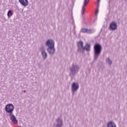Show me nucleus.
<instances>
[{
	"label": "nucleus",
	"mask_w": 127,
	"mask_h": 127,
	"mask_svg": "<svg viewBox=\"0 0 127 127\" xmlns=\"http://www.w3.org/2000/svg\"><path fill=\"white\" fill-rule=\"evenodd\" d=\"M45 45L48 46L47 51L49 55H54L55 54V42H54V40L51 39L48 40L46 42Z\"/></svg>",
	"instance_id": "nucleus-1"
},
{
	"label": "nucleus",
	"mask_w": 127,
	"mask_h": 127,
	"mask_svg": "<svg viewBox=\"0 0 127 127\" xmlns=\"http://www.w3.org/2000/svg\"><path fill=\"white\" fill-rule=\"evenodd\" d=\"M77 46V52L80 53H84L85 50L89 52L91 50V45L89 44H87L84 46V43L82 41H79L76 43Z\"/></svg>",
	"instance_id": "nucleus-2"
},
{
	"label": "nucleus",
	"mask_w": 127,
	"mask_h": 127,
	"mask_svg": "<svg viewBox=\"0 0 127 127\" xmlns=\"http://www.w3.org/2000/svg\"><path fill=\"white\" fill-rule=\"evenodd\" d=\"M102 45L99 43H96L94 46V60L93 61H97L99 56L102 52Z\"/></svg>",
	"instance_id": "nucleus-3"
},
{
	"label": "nucleus",
	"mask_w": 127,
	"mask_h": 127,
	"mask_svg": "<svg viewBox=\"0 0 127 127\" xmlns=\"http://www.w3.org/2000/svg\"><path fill=\"white\" fill-rule=\"evenodd\" d=\"M80 70V67L77 64H73L71 66L69 67V76L72 78H74L76 74H78V72Z\"/></svg>",
	"instance_id": "nucleus-4"
},
{
	"label": "nucleus",
	"mask_w": 127,
	"mask_h": 127,
	"mask_svg": "<svg viewBox=\"0 0 127 127\" xmlns=\"http://www.w3.org/2000/svg\"><path fill=\"white\" fill-rule=\"evenodd\" d=\"M6 112H7L9 115H11L13 114V110H14V106L11 104H7L4 108Z\"/></svg>",
	"instance_id": "nucleus-5"
},
{
	"label": "nucleus",
	"mask_w": 127,
	"mask_h": 127,
	"mask_svg": "<svg viewBox=\"0 0 127 127\" xmlns=\"http://www.w3.org/2000/svg\"><path fill=\"white\" fill-rule=\"evenodd\" d=\"M71 92L72 95L75 94V92H77L79 89V83L77 82H73L71 85Z\"/></svg>",
	"instance_id": "nucleus-6"
},
{
	"label": "nucleus",
	"mask_w": 127,
	"mask_h": 127,
	"mask_svg": "<svg viewBox=\"0 0 127 127\" xmlns=\"http://www.w3.org/2000/svg\"><path fill=\"white\" fill-rule=\"evenodd\" d=\"M109 28L110 30H116L118 28V25L115 22H113L110 24Z\"/></svg>",
	"instance_id": "nucleus-7"
},
{
	"label": "nucleus",
	"mask_w": 127,
	"mask_h": 127,
	"mask_svg": "<svg viewBox=\"0 0 127 127\" xmlns=\"http://www.w3.org/2000/svg\"><path fill=\"white\" fill-rule=\"evenodd\" d=\"M9 117H10V120L13 123V124H17V120H16V118L13 115V113L12 114H9Z\"/></svg>",
	"instance_id": "nucleus-8"
},
{
	"label": "nucleus",
	"mask_w": 127,
	"mask_h": 127,
	"mask_svg": "<svg viewBox=\"0 0 127 127\" xmlns=\"http://www.w3.org/2000/svg\"><path fill=\"white\" fill-rule=\"evenodd\" d=\"M57 124L56 125V127H63V121L62 119L59 118L57 120Z\"/></svg>",
	"instance_id": "nucleus-9"
},
{
	"label": "nucleus",
	"mask_w": 127,
	"mask_h": 127,
	"mask_svg": "<svg viewBox=\"0 0 127 127\" xmlns=\"http://www.w3.org/2000/svg\"><path fill=\"white\" fill-rule=\"evenodd\" d=\"M89 0H84V4L82 6V15L85 13V6H87V5L89 3Z\"/></svg>",
	"instance_id": "nucleus-10"
},
{
	"label": "nucleus",
	"mask_w": 127,
	"mask_h": 127,
	"mask_svg": "<svg viewBox=\"0 0 127 127\" xmlns=\"http://www.w3.org/2000/svg\"><path fill=\"white\" fill-rule=\"evenodd\" d=\"M19 2L23 6L28 5V0H19Z\"/></svg>",
	"instance_id": "nucleus-11"
},
{
	"label": "nucleus",
	"mask_w": 127,
	"mask_h": 127,
	"mask_svg": "<svg viewBox=\"0 0 127 127\" xmlns=\"http://www.w3.org/2000/svg\"><path fill=\"white\" fill-rule=\"evenodd\" d=\"M19 2L23 6L28 5V0H19Z\"/></svg>",
	"instance_id": "nucleus-12"
},
{
	"label": "nucleus",
	"mask_w": 127,
	"mask_h": 127,
	"mask_svg": "<svg viewBox=\"0 0 127 127\" xmlns=\"http://www.w3.org/2000/svg\"><path fill=\"white\" fill-rule=\"evenodd\" d=\"M42 55L43 56V59L44 60H46L47 58V53L45 51V49L44 48L43 49V51L42 52Z\"/></svg>",
	"instance_id": "nucleus-13"
},
{
	"label": "nucleus",
	"mask_w": 127,
	"mask_h": 127,
	"mask_svg": "<svg viewBox=\"0 0 127 127\" xmlns=\"http://www.w3.org/2000/svg\"><path fill=\"white\" fill-rule=\"evenodd\" d=\"M107 127H117V125H116V123L114 122L113 121H111L108 123L107 125Z\"/></svg>",
	"instance_id": "nucleus-14"
},
{
	"label": "nucleus",
	"mask_w": 127,
	"mask_h": 127,
	"mask_svg": "<svg viewBox=\"0 0 127 127\" xmlns=\"http://www.w3.org/2000/svg\"><path fill=\"white\" fill-rule=\"evenodd\" d=\"M106 62L110 66H111L113 64V62H112V60H111V59H110V58H107L106 59Z\"/></svg>",
	"instance_id": "nucleus-15"
},
{
	"label": "nucleus",
	"mask_w": 127,
	"mask_h": 127,
	"mask_svg": "<svg viewBox=\"0 0 127 127\" xmlns=\"http://www.w3.org/2000/svg\"><path fill=\"white\" fill-rule=\"evenodd\" d=\"M87 31H88V29L83 28L81 29L80 32H82V33H87Z\"/></svg>",
	"instance_id": "nucleus-16"
},
{
	"label": "nucleus",
	"mask_w": 127,
	"mask_h": 127,
	"mask_svg": "<svg viewBox=\"0 0 127 127\" xmlns=\"http://www.w3.org/2000/svg\"><path fill=\"white\" fill-rule=\"evenodd\" d=\"M12 11H11V10H9L8 12H7V17L8 18L10 17L12 15Z\"/></svg>",
	"instance_id": "nucleus-17"
},
{
	"label": "nucleus",
	"mask_w": 127,
	"mask_h": 127,
	"mask_svg": "<svg viewBox=\"0 0 127 127\" xmlns=\"http://www.w3.org/2000/svg\"><path fill=\"white\" fill-rule=\"evenodd\" d=\"M92 32H93V30H92L91 29H87V31L86 32V33H92Z\"/></svg>",
	"instance_id": "nucleus-18"
},
{
	"label": "nucleus",
	"mask_w": 127,
	"mask_h": 127,
	"mask_svg": "<svg viewBox=\"0 0 127 127\" xmlns=\"http://www.w3.org/2000/svg\"><path fill=\"white\" fill-rule=\"evenodd\" d=\"M100 1L101 0H97V7H99V5H100Z\"/></svg>",
	"instance_id": "nucleus-19"
},
{
	"label": "nucleus",
	"mask_w": 127,
	"mask_h": 127,
	"mask_svg": "<svg viewBox=\"0 0 127 127\" xmlns=\"http://www.w3.org/2000/svg\"><path fill=\"white\" fill-rule=\"evenodd\" d=\"M99 11V10L97 9L95 11V14H98V12Z\"/></svg>",
	"instance_id": "nucleus-20"
},
{
	"label": "nucleus",
	"mask_w": 127,
	"mask_h": 127,
	"mask_svg": "<svg viewBox=\"0 0 127 127\" xmlns=\"http://www.w3.org/2000/svg\"><path fill=\"white\" fill-rule=\"evenodd\" d=\"M74 34H76V32L75 31H74Z\"/></svg>",
	"instance_id": "nucleus-21"
},
{
	"label": "nucleus",
	"mask_w": 127,
	"mask_h": 127,
	"mask_svg": "<svg viewBox=\"0 0 127 127\" xmlns=\"http://www.w3.org/2000/svg\"><path fill=\"white\" fill-rule=\"evenodd\" d=\"M74 29H75V26L74 27Z\"/></svg>",
	"instance_id": "nucleus-22"
}]
</instances>
